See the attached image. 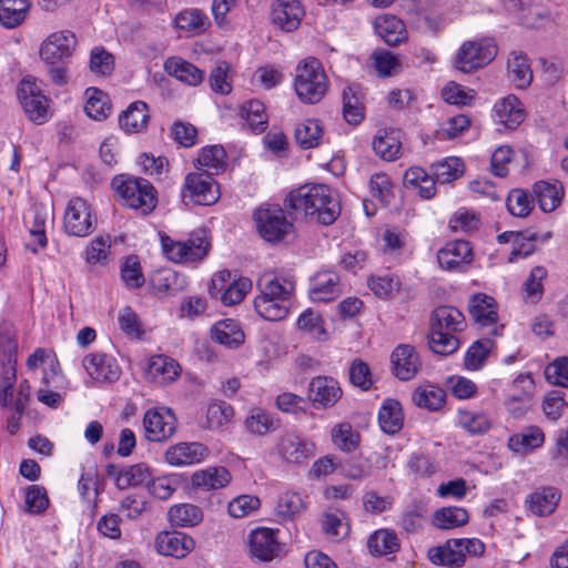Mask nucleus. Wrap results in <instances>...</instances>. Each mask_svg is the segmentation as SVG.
I'll return each mask as SVG.
<instances>
[{"label":"nucleus","instance_id":"obj_47","mask_svg":"<svg viewBox=\"0 0 568 568\" xmlns=\"http://www.w3.org/2000/svg\"><path fill=\"white\" fill-rule=\"evenodd\" d=\"M343 116L349 124L356 125L364 119V108L357 92L352 87L343 91Z\"/></svg>","mask_w":568,"mask_h":568},{"label":"nucleus","instance_id":"obj_8","mask_svg":"<svg viewBox=\"0 0 568 568\" xmlns=\"http://www.w3.org/2000/svg\"><path fill=\"white\" fill-rule=\"evenodd\" d=\"M496 53L495 44L477 41L465 42L455 58V67L464 73H469L488 64Z\"/></svg>","mask_w":568,"mask_h":568},{"label":"nucleus","instance_id":"obj_3","mask_svg":"<svg viewBox=\"0 0 568 568\" xmlns=\"http://www.w3.org/2000/svg\"><path fill=\"white\" fill-rule=\"evenodd\" d=\"M111 186L125 205L140 210L143 214L151 213L156 206L155 190L144 179L119 174L112 179Z\"/></svg>","mask_w":568,"mask_h":568},{"label":"nucleus","instance_id":"obj_6","mask_svg":"<svg viewBox=\"0 0 568 568\" xmlns=\"http://www.w3.org/2000/svg\"><path fill=\"white\" fill-rule=\"evenodd\" d=\"M19 101L30 121L41 124L48 119V99L33 78H24L18 87Z\"/></svg>","mask_w":568,"mask_h":568},{"label":"nucleus","instance_id":"obj_53","mask_svg":"<svg viewBox=\"0 0 568 568\" xmlns=\"http://www.w3.org/2000/svg\"><path fill=\"white\" fill-rule=\"evenodd\" d=\"M245 428L255 435H265L276 428L273 418L261 408H253L245 419Z\"/></svg>","mask_w":568,"mask_h":568},{"label":"nucleus","instance_id":"obj_5","mask_svg":"<svg viewBox=\"0 0 568 568\" xmlns=\"http://www.w3.org/2000/svg\"><path fill=\"white\" fill-rule=\"evenodd\" d=\"M78 44L75 34L70 30H60L49 34L40 44V59L54 65L71 58Z\"/></svg>","mask_w":568,"mask_h":568},{"label":"nucleus","instance_id":"obj_52","mask_svg":"<svg viewBox=\"0 0 568 568\" xmlns=\"http://www.w3.org/2000/svg\"><path fill=\"white\" fill-rule=\"evenodd\" d=\"M225 158L226 153L221 145L205 146L197 158V163L212 170L213 174H217L225 169Z\"/></svg>","mask_w":568,"mask_h":568},{"label":"nucleus","instance_id":"obj_43","mask_svg":"<svg viewBox=\"0 0 568 568\" xmlns=\"http://www.w3.org/2000/svg\"><path fill=\"white\" fill-rule=\"evenodd\" d=\"M176 28L200 34L210 26L207 17L200 9H187L180 12L174 19Z\"/></svg>","mask_w":568,"mask_h":568},{"label":"nucleus","instance_id":"obj_29","mask_svg":"<svg viewBox=\"0 0 568 568\" xmlns=\"http://www.w3.org/2000/svg\"><path fill=\"white\" fill-rule=\"evenodd\" d=\"M164 71L189 85H197L203 80V72L199 68L179 57L166 59Z\"/></svg>","mask_w":568,"mask_h":568},{"label":"nucleus","instance_id":"obj_30","mask_svg":"<svg viewBox=\"0 0 568 568\" xmlns=\"http://www.w3.org/2000/svg\"><path fill=\"white\" fill-rule=\"evenodd\" d=\"M211 336L216 343L229 348L239 347L245 337L240 324L231 318L214 324Z\"/></svg>","mask_w":568,"mask_h":568},{"label":"nucleus","instance_id":"obj_13","mask_svg":"<svg viewBox=\"0 0 568 568\" xmlns=\"http://www.w3.org/2000/svg\"><path fill=\"white\" fill-rule=\"evenodd\" d=\"M342 394L338 382L333 377L316 376L308 385V399L316 408L333 407Z\"/></svg>","mask_w":568,"mask_h":568},{"label":"nucleus","instance_id":"obj_31","mask_svg":"<svg viewBox=\"0 0 568 568\" xmlns=\"http://www.w3.org/2000/svg\"><path fill=\"white\" fill-rule=\"evenodd\" d=\"M532 192L537 197L540 209L544 212H552L561 202L564 187L558 181L554 183L538 181L534 184Z\"/></svg>","mask_w":568,"mask_h":568},{"label":"nucleus","instance_id":"obj_49","mask_svg":"<svg viewBox=\"0 0 568 568\" xmlns=\"http://www.w3.org/2000/svg\"><path fill=\"white\" fill-rule=\"evenodd\" d=\"M413 403L429 410L439 409L445 400V392L442 388L428 386L417 388L412 395Z\"/></svg>","mask_w":568,"mask_h":568},{"label":"nucleus","instance_id":"obj_42","mask_svg":"<svg viewBox=\"0 0 568 568\" xmlns=\"http://www.w3.org/2000/svg\"><path fill=\"white\" fill-rule=\"evenodd\" d=\"M291 307V301L255 297L254 308L257 314L267 321H281L286 317Z\"/></svg>","mask_w":568,"mask_h":568},{"label":"nucleus","instance_id":"obj_18","mask_svg":"<svg viewBox=\"0 0 568 568\" xmlns=\"http://www.w3.org/2000/svg\"><path fill=\"white\" fill-rule=\"evenodd\" d=\"M471 247L467 241H454L437 253V261L447 271H463L471 262Z\"/></svg>","mask_w":568,"mask_h":568},{"label":"nucleus","instance_id":"obj_14","mask_svg":"<svg viewBox=\"0 0 568 568\" xmlns=\"http://www.w3.org/2000/svg\"><path fill=\"white\" fill-rule=\"evenodd\" d=\"M304 14L300 0H274L271 7L272 23L286 32L297 29Z\"/></svg>","mask_w":568,"mask_h":568},{"label":"nucleus","instance_id":"obj_19","mask_svg":"<svg viewBox=\"0 0 568 568\" xmlns=\"http://www.w3.org/2000/svg\"><path fill=\"white\" fill-rule=\"evenodd\" d=\"M194 540L179 531H164L158 535L155 547L161 555L183 558L194 548Z\"/></svg>","mask_w":568,"mask_h":568},{"label":"nucleus","instance_id":"obj_34","mask_svg":"<svg viewBox=\"0 0 568 568\" xmlns=\"http://www.w3.org/2000/svg\"><path fill=\"white\" fill-rule=\"evenodd\" d=\"M28 0H0V23L7 29L20 26L27 17Z\"/></svg>","mask_w":568,"mask_h":568},{"label":"nucleus","instance_id":"obj_64","mask_svg":"<svg viewBox=\"0 0 568 568\" xmlns=\"http://www.w3.org/2000/svg\"><path fill=\"white\" fill-rule=\"evenodd\" d=\"M545 376L550 384L568 387V357H559L549 364Z\"/></svg>","mask_w":568,"mask_h":568},{"label":"nucleus","instance_id":"obj_54","mask_svg":"<svg viewBox=\"0 0 568 568\" xmlns=\"http://www.w3.org/2000/svg\"><path fill=\"white\" fill-rule=\"evenodd\" d=\"M302 509V498L295 493H285L278 497L275 514L282 520H292Z\"/></svg>","mask_w":568,"mask_h":568},{"label":"nucleus","instance_id":"obj_41","mask_svg":"<svg viewBox=\"0 0 568 568\" xmlns=\"http://www.w3.org/2000/svg\"><path fill=\"white\" fill-rule=\"evenodd\" d=\"M322 134L320 122L313 119L298 123L294 132L296 143L304 150L316 148Z\"/></svg>","mask_w":568,"mask_h":568},{"label":"nucleus","instance_id":"obj_51","mask_svg":"<svg viewBox=\"0 0 568 568\" xmlns=\"http://www.w3.org/2000/svg\"><path fill=\"white\" fill-rule=\"evenodd\" d=\"M433 173L437 182L445 184L458 179L463 174L464 165L458 158H447L433 165Z\"/></svg>","mask_w":568,"mask_h":568},{"label":"nucleus","instance_id":"obj_12","mask_svg":"<svg viewBox=\"0 0 568 568\" xmlns=\"http://www.w3.org/2000/svg\"><path fill=\"white\" fill-rule=\"evenodd\" d=\"M392 372L400 381H410L422 368L416 349L407 344L398 345L390 354Z\"/></svg>","mask_w":568,"mask_h":568},{"label":"nucleus","instance_id":"obj_4","mask_svg":"<svg viewBox=\"0 0 568 568\" xmlns=\"http://www.w3.org/2000/svg\"><path fill=\"white\" fill-rule=\"evenodd\" d=\"M161 243L163 252L175 263L200 261L206 256L210 247L205 235L195 233L185 242H174L169 236L162 235Z\"/></svg>","mask_w":568,"mask_h":568},{"label":"nucleus","instance_id":"obj_1","mask_svg":"<svg viewBox=\"0 0 568 568\" xmlns=\"http://www.w3.org/2000/svg\"><path fill=\"white\" fill-rule=\"evenodd\" d=\"M284 205L323 225L333 224L341 215L338 194L325 184L303 185L291 191Z\"/></svg>","mask_w":568,"mask_h":568},{"label":"nucleus","instance_id":"obj_33","mask_svg":"<svg viewBox=\"0 0 568 568\" xmlns=\"http://www.w3.org/2000/svg\"><path fill=\"white\" fill-rule=\"evenodd\" d=\"M404 415L399 402L390 398L386 399L378 412V423L383 432L396 434L402 429Z\"/></svg>","mask_w":568,"mask_h":568},{"label":"nucleus","instance_id":"obj_17","mask_svg":"<svg viewBox=\"0 0 568 568\" xmlns=\"http://www.w3.org/2000/svg\"><path fill=\"white\" fill-rule=\"evenodd\" d=\"M276 449L287 463L300 464L314 455L315 445L296 434L287 433L280 438Z\"/></svg>","mask_w":568,"mask_h":568},{"label":"nucleus","instance_id":"obj_21","mask_svg":"<svg viewBox=\"0 0 568 568\" xmlns=\"http://www.w3.org/2000/svg\"><path fill=\"white\" fill-rule=\"evenodd\" d=\"M206 453V448L200 443H179L168 448L165 460L176 467L200 463Z\"/></svg>","mask_w":568,"mask_h":568},{"label":"nucleus","instance_id":"obj_36","mask_svg":"<svg viewBox=\"0 0 568 568\" xmlns=\"http://www.w3.org/2000/svg\"><path fill=\"white\" fill-rule=\"evenodd\" d=\"M375 29L388 45L395 47L405 39L404 24L394 16L378 17L375 21Z\"/></svg>","mask_w":568,"mask_h":568},{"label":"nucleus","instance_id":"obj_28","mask_svg":"<svg viewBox=\"0 0 568 568\" xmlns=\"http://www.w3.org/2000/svg\"><path fill=\"white\" fill-rule=\"evenodd\" d=\"M494 112L498 122L511 130L517 128L525 118L523 105L514 94L497 102L494 106Z\"/></svg>","mask_w":568,"mask_h":568},{"label":"nucleus","instance_id":"obj_45","mask_svg":"<svg viewBox=\"0 0 568 568\" xmlns=\"http://www.w3.org/2000/svg\"><path fill=\"white\" fill-rule=\"evenodd\" d=\"M469 516L465 508L446 507L435 511L434 525L440 529H453L468 523Z\"/></svg>","mask_w":568,"mask_h":568},{"label":"nucleus","instance_id":"obj_25","mask_svg":"<svg viewBox=\"0 0 568 568\" xmlns=\"http://www.w3.org/2000/svg\"><path fill=\"white\" fill-rule=\"evenodd\" d=\"M341 293L339 276L334 272L317 273L312 280L310 296L316 302H329Z\"/></svg>","mask_w":568,"mask_h":568},{"label":"nucleus","instance_id":"obj_16","mask_svg":"<svg viewBox=\"0 0 568 568\" xmlns=\"http://www.w3.org/2000/svg\"><path fill=\"white\" fill-rule=\"evenodd\" d=\"M250 552L261 561H271L280 550L276 531L265 527H258L248 536Z\"/></svg>","mask_w":568,"mask_h":568},{"label":"nucleus","instance_id":"obj_37","mask_svg":"<svg viewBox=\"0 0 568 568\" xmlns=\"http://www.w3.org/2000/svg\"><path fill=\"white\" fill-rule=\"evenodd\" d=\"M168 517L172 526L193 527L202 521L203 513L195 505L179 504L169 509Z\"/></svg>","mask_w":568,"mask_h":568},{"label":"nucleus","instance_id":"obj_2","mask_svg":"<svg viewBox=\"0 0 568 568\" xmlns=\"http://www.w3.org/2000/svg\"><path fill=\"white\" fill-rule=\"evenodd\" d=\"M295 91L304 103H317L327 92V77L322 63L315 58H307L296 67Z\"/></svg>","mask_w":568,"mask_h":568},{"label":"nucleus","instance_id":"obj_58","mask_svg":"<svg viewBox=\"0 0 568 568\" xmlns=\"http://www.w3.org/2000/svg\"><path fill=\"white\" fill-rule=\"evenodd\" d=\"M298 328L311 334L314 338L318 341L326 339V331L323 325L322 317L311 311H305L297 321Z\"/></svg>","mask_w":568,"mask_h":568},{"label":"nucleus","instance_id":"obj_55","mask_svg":"<svg viewBox=\"0 0 568 568\" xmlns=\"http://www.w3.org/2000/svg\"><path fill=\"white\" fill-rule=\"evenodd\" d=\"M458 423L471 435H481L491 427V422L485 414L467 410H459Z\"/></svg>","mask_w":568,"mask_h":568},{"label":"nucleus","instance_id":"obj_22","mask_svg":"<svg viewBox=\"0 0 568 568\" xmlns=\"http://www.w3.org/2000/svg\"><path fill=\"white\" fill-rule=\"evenodd\" d=\"M427 557L434 565L458 568L465 562L462 540L449 539L442 546L432 547Z\"/></svg>","mask_w":568,"mask_h":568},{"label":"nucleus","instance_id":"obj_48","mask_svg":"<svg viewBox=\"0 0 568 568\" xmlns=\"http://www.w3.org/2000/svg\"><path fill=\"white\" fill-rule=\"evenodd\" d=\"M149 477V467L145 464H135L115 476V485L119 489H126L143 484Z\"/></svg>","mask_w":568,"mask_h":568},{"label":"nucleus","instance_id":"obj_11","mask_svg":"<svg viewBox=\"0 0 568 568\" xmlns=\"http://www.w3.org/2000/svg\"><path fill=\"white\" fill-rule=\"evenodd\" d=\"M82 365L90 377L97 382L114 383L121 376V368L116 359L104 352L85 355Z\"/></svg>","mask_w":568,"mask_h":568},{"label":"nucleus","instance_id":"obj_39","mask_svg":"<svg viewBox=\"0 0 568 568\" xmlns=\"http://www.w3.org/2000/svg\"><path fill=\"white\" fill-rule=\"evenodd\" d=\"M372 145L379 158L385 161H394L400 152L399 132L385 131L374 138Z\"/></svg>","mask_w":568,"mask_h":568},{"label":"nucleus","instance_id":"obj_61","mask_svg":"<svg viewBox=\"0 0 568 568\" xmlns=\"http://www.w3.org/2000/svg\"><path fill=\"white\" fill-rule=\"evenodd\" d=\"M49 506V498L43 487L31 485L26 493V511L32 515L43 513Z\"/></svg>","mask_w":568,"mask_h":568},{"label":"nucleus","instance_id":"obj_56","mask_svg":"<svg viewBox=\"0 0 568 568\" xmlns=\"http://www.w3.org/2000/svg\"><path fill=\"white\" fill-rule=\"evenodd\" d=\"M121 277L125 285L131 288H139L144 284V275L136 255H130L124 260L121 267Z\"/></svg>","mask_w":568,"mask_h":568},{"label":"nucleus","instance_id":"obj_60","mask_svg":"<svg viewBox=\"0 0 568 568\" xmlns=\"http://www.w3.org/2000/svg\"><path fill=\"white\" fill-rule=\"evenodd\" d=\"M252 288V282L250 278L241 277L237 281H234L232 284L227 286V288L222 291L221 301L224 305H235L240 303L244 296Z\"/></svg>","mask_w":568,"mask_h":568},{"label":"nucleus","instance_id":"obj_15","mask_svg":"<svg viewBox=\"0 0 568 568\" xmlns=\"http://www.w3.org/2000/svg\"><path fill=\"white\" fill-rule=\"evenodd\" d=\"M145 437L150 442H163L169 439L176 429L175 417L170 413H161L158 409H150L143 418Z\"/></svg>","mask_w":568,"mask_h":568},{"label":"nucleus","instance_id":"obj_7","mask_svg":"<svg viewBox=\"0 0 568 568\" xmlns=\"http://www.w3.org/2000/svg\"><path fill=\"white\" fill-rule=\"evenodd\" d=\"M95 223L85 200L74 197L69 201L63 219V226L69 235L87 236L93 232Z\"/></svg>","mask_w":568,"mask_h":568},{"label":"nucleus","instance_id":"obj_32","mask_svg":"<svg viewBox=\"0 0 568 568\" xmlns=\"http://www.w3.org/2000/svg\"><path fill=\"white\" fill-rule=\"evenodd\" d=\"M87 102L84 111L87 115L95 121L105 120L112 111L109 95L98 88L85 90Z\"/></svg>","mask_w":568,"mask_h":568},{"label":"nucleus","instance_id":"obj_35","mask_svg":"<svg viewBox=\"0 0 568 568\" xmlns=\"http://www.w3.org/2000/svg\"><path fill=\"white\" fill-rule=\"evenodd\" d=\"M231 480V474L225 467H210L192 475V484L199 488L220 489Z\"/></svg>","mask_w":568,"mask_h":568},{"label":"nucleus","instance_id":"obj_46","mask_svg":"<svg viewBox=\"0 0 568 568\" xmlns=\"http://www.w3.org/2000/svg\"><path fill=\"white\" fill-rule=\"evenodd\" d=\"M428 346L435 354L448 356L458 349L459 339L456 337V334L452 332H442L430 328Z\"/></svg>","mask_w":568,"mask_h":568},{"label":"nucleus","instance_id":"obj_40","mask_svg":"<svg viewBox=\"0 0 568 568\" xmlns=\"http://www.w3.org/2000/svg\"><path fill=\"white\" fill-rule=\"evenodd\" d=\"M508 72L511 81L519 89L527 88L532 80V72L528 64L526 55L518 52H513L507 62Z\"/></svg>","mask_w":568,"mask_h":568},{"label":"nucleus","instance_id":"obj_63","mask_svg":"<svg viewBox=\"0 0 568 568\" xmlns=\"http://www.w3.org/2000/svg\"><path fill=\"white\" fill-rule=\"evenodd\" d=\"M491 342L489 339L475 342L466 352L465 365L468 369H479L486 361Z\"/></svg>","mask_w":568,"mask_h":568},{"label":"nucleus","instance_id":"obj_59","mask_svg":"<svg viewBox=\"0 0 568 568\" xmlns=\"http://www.w3.org/2000/svg\"><path fill=\"white\" fill-rule=\"evenodd\" d=\"M332 440L344 452L355 449L359 443V435L353 432L351 425L339 424L332 429Z\"/></svg>","mask_w":568,"mask_h":568},{"label":"nucleus","instance_id":"obj_27","mask_svg":"<svg viewBox=\"0 0 568 568\" xmlns=\"http://www.w3.org/2000/svg\"><path fill=\"white\" fill-rule=\"evenodd\" d=\"M468 311L480 326H494L498 321L495 300L486 294L473 295L468 303Z\"/></svg>","mask_w":568,"mask_h":568},{"label":"nucleus","instance_id":"obj_10","mask_svg":"<svg viewBox=\"0 0 568 568\" xmlns=\"http://www.w3.org/2000/svg\"><path fill=\"white\" fill-rule=\"evenodd\" d=\"M212 174L194 172L185 176V190L190 193L195 204L213 205L219 201L220 190Z\"/></svg>","mask_w":568,"mask_h":568},{"label":"nucleus","instance_id":"obj_23","mask_svg":"<svg viewBox=\"0 0 568 568\" xmlns=\"http://www.w3.org/2000/svg\"><path fill=\"white\" fill-rule=\"evenodd\" d=\"M465 326L466 324L463 313L454 306H438L432 313V329L452 332L456 334L464 331Z\"/></svg>","mask_w":568,"mask_h":568},{"label":"nucleus","instance_id":"obj_57","mask_svg":"<svg viewBox=\"0 0 568 568\" xmlns=\"http://www.w3.org/2000/svg\"><path fill=\"white\" fill-rule=\"evenodd\" d=\"M372 59L376 71L382 77L393 75L397 73L400 68L397 57L384 49L375 50L372 54Z\"/></svg>","mask_w":568,"mask_h":568},{"label":"nucleus","instance_id":"obj_24","mask_svg":"<svg viewBox=\"0 0 568 568\" xmlns=\"http://www.w3.org/2000/svg\"><path fill=\"white\" fill-rule=\"evenodd\" d=\"M150 120L149 106L143 101L131 103L119 115L120 128L128 134L139 133L146 129Z\"/></svg>","mask_w":568,"mask_h":568},{"label":"nucleus","instance_id":"obj_50","mask_svg":"<svg viewBox=\"0 0 568 568\" xmlns=\"http://www.w3.org/2000/svg\"><path fill=\"white\" fill-rule=\"evenodd\" d=\"M149 372L154 377L161 376L164 382H173L179 377L181 367L179 363L168 356H156L149 364Z\"/></svg>","mask_w":568,"mask_h":568},{"label":"nucleus","instance_id":"obj_44","mask_svg":"<svg viewBox=\"0 0 568 568\" xmlns=\"http://www.w3.org/2000/svg\"><path fill=\"white\" fill-rule=\"evenodd\" d=\"M367 547L372 555L383 556L398 550V539L395 532L387 529L375 531L367 540Z\"/></svg>","mask_w":568,"mask_h":568},{"label":"nucleus","instance_id":"obj_38","mask_svg":"<svg viewBox=\"0 0 568 568\" xmlns=\"http://www.w3.org/2000/svg\"><path fill=\"white\" fill-rule=\"evenodd\" d=\"M241 118L252 132L262 133L267 128V115L264 104L258 100H250L241 106Z\"/></svg>","mask_w":568,"mask_h":568},{"label":"nucleus","instance_id":"obj_20","mask_svg":"<svg viewBox=\"0 0 568 568\" xmlns=\"http://www.w3.org/2000/svg\"><path fill=\"white\" fill-rule=\"evenodd\" d=\"M257 288L260 294L256 297L275 298L278 301H291L295 284L292 280L286 277H277L271 273L263 274L257 280Z\"/></svg>","mask_w":568,"mask_h":568},{"label":"nucleus","instance_id":"obj_62","mask_svg":"<svg viewBox=\"0 0 568 568\" xmlns=\"http://www.w3.org/2000/svg\"><path fill=\"white\" fill-rule=\"evenodd\" d=\"M261 500L256 496L242 495L230 501L227 511L234 518H243L257 510Z\"/></svg>","mask_w":568,"mask_h":568},{"label":"nucleus","instance_id":"obj_26","mask_svg":"<svg viewBox=\"0 0 568 568\" xmlns=\"http://www.w3.org/2000/svg\"><path fill=\"white\" fill-rule=\"evenodd\" d=\"M560 500V493L555 487H542L531 493L526 504L529 510L536 516H548L552 514Z\"/></svg>","mask_w":568,"mask_h":568},{"label":"nucleus","instance_id":"obj_9","mask_svg":"<svg viewBox=\"0 0 568 568\" xmlns=\"http://www.w3.org/2000/svg\"><path fill=\"white\" fill-rule=\"evenodd\" d=\"M254 220L261 236L271 243L280 242L293 230L281 209H258L254 212Z\"/></svg>","mask_w":568,"mask_h":568}]
</instances>
